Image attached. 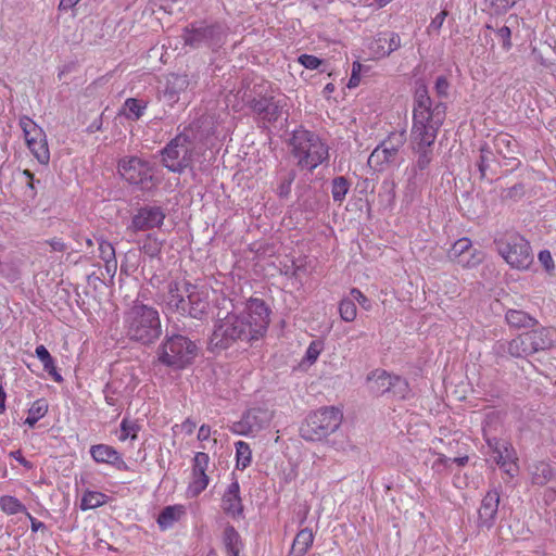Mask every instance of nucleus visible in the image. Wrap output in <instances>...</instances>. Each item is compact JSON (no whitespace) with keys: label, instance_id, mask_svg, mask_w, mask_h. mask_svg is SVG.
<instances>
[{"label":"nucleus","instance_id":"nucleus-6","mask_svg":"<svg viewBox=\"0 0 556 556\" xmlns=\"http://www.w3.org/2000/svg\"><path fill=\"white\" fill-rule=\"evenodd\" d=\"M498 254L516 270H528L534 256L530 242L517 232H507L494 241Z\"/></svg>","mask_w":556,"mask_h":556},{"label":"nucleus","instance_id":"nucleus-28","mask_svg":"<svg viewBox=\"0 0 556 556\" xmlns=\"http://www.w3.org/2000/svg\"><path fill=\"white\" fill-rule=\"evenodd\" d=\"M494 147L498 154L505 159H511L515 153L517 142L514 137L506 132L497 134L494 138Z\"/></svg>","mask_w":556,"mask_h":556},{"label":"nucleus","instance_id":"nucleus-34","mask_svg":"<svg viewBox=\"0 0 556 556\" xmlns=\"http://www.w3.org/2000/svg\"><path fill=\"white\" fill-rule=\"evenodd\" d=\"M48 409L49 404L46 399L42 397L34 401L28 409L25 424L30 428L35 427V425L47 415Z\"/></svg>","mask_w":556,"mask_h":556},{"label":"nucleus","instance_id":"nucleus-54","mask_svg":"<svg viewBox=\"0 0 556 556\" xmlns=\"http://www.w3.org/2000/svg\"><path fill=\"white\" fill-rule=\"evenodd\" d=\"M435 92L439 97L445 98L448 94L450 83L445 76H440L435 80Z\"/></svg>","mask_w":556,"mask_h":556},{"label":"nucleus","instance_id":"nucleus-40","mask_svg":"<svg viewBox=\"0 0 556 556\" xmlns=\"http://www.w3.org/2000/svg\"><path fill=\"white\" fill-rule=\"evenodd\" d=\"M146 106V104L141 103L137 99L129 98L124 103V114L129 119H139L142 116Z\"/></svg>","mask_w":556,"mask_h":556},{"label":"nucleus","instance_id":"nucleus-14","mask_svg":"<svg viewBox=\"0 0 556 556\" xmlns=\"http://www.w3.org/2000/svg\"><path fill=\"white\" fill-rule=\"evenodd\" d=\"M486 443L496 455L495 460L500 468L510 478H514L519 471V466L518 457L511 443L496 438L488 439Z\"/></svg>","mask_w":556,"mask_h":556},{"label":"nucleus","instance_id":"nucleus-63","mask_svg":"<svg viewBox=\"0 0 556 556\" xmlns=\"http://www.w3.org/2000/svg\"><path fill=\"white\" fill-rule=\"evenodd\" d=\"M48 243L53 251L63 252L66 249L65 243L59 238H53Z\"/></svg>","mask_w":556,"mask_h":556},{"label":"nucleus","instance_id":"nucleus-38","mask_svg":"<svg viewBox=\"0 0 556 556\" xmlns=\"http://www.w3.org/2000/svg\"><path fill=\"white\" fill-rule=\"evenodd\" d=\"M0 509L7 515H15L18 513L26 514V511H28L25 505L12 495H3L0 497Z\"/></svg>","mask_w":556,"mask_h":556},{"label":"nucleus","instance_id":"nucleus-36","mask_svg":"<svg viewBox=\"0 0 556 556\" xmlns=\"http://www.w3.org/2000/svg\"><path fill=\"white\" fill-rule=\"evenodd\" d=\"M236 447V466L239 469H245L252 463V450L250 444L244 441H238Z\"/></svg>","mask_w":556,"mask_h":556},{"label":"nucleus","instance_id":"nucleus-13","mask_svg":"<svg viewBox=\"0 0 556 556\" xmlns=\"http://www.w3.org/2000/svg\"><path fill=\"white\" fill-rule=\"evenodd\" d=\"M447 258L464 268H473L484 260V253L472 248L469 238L463 237L456 240L447 251Z\"/></svg>","mask_w":556,"mask_h":556},{"label":"nucleus","instance_id":"nucleus-23","mask_svg":"<svg viewBox=\"0 0 556 556\" xmlns=\"http://www.w3.org/2000/svg\"><path fill=\"white\" fill-rule=\"evenodd\" d=\"M531 342L534 354L541 351L549 350L556 342V329L552 327H541L530 330Z\"/></svg>","mask_w":556,"mask_h":556},{"label":"nucleus","instance_id":"nucleus-11","mask_svg":"<svg viewBox=\"0 0 556 556\" xmlns=\"http://www.w3.org/2000/svg\"><path fill=\"white\" fill-rule=\"evenodd\" d=\"M368 390L372 394L391 393L395 399L405 400L409 394L406 380L400 376H392L384 369H375L366 378Z\"/></svg>","mask_w":556,"mask_h":556},{"label":"nucleus","instance_id":"nucleus-21","mask_svg":"<svg viewBox=\"0 0 556 556\" xmlns=\"http://www.w3.org/2000/svg\"><path fill=\"white\" fill-rule=\"evenodd\" d=\"M412 150L416 154L417 159L413 170L415 175L418 170L422 172L429 167L432 162V147L434 141H420L415 140V138H410Z\"/></svg>","mask_w":556,"mask_h":556},{"label":"nucleus","instance_id":"nucleus-32","mask_svg":"<svg viewBox=\"0 0 556 556\" xmlns=\"http://www.w3.org/2000/svg\"><path fill=\"white\" fill-rule=\"evenodd\" d=\"M530 473L532 483L541 486L548 483L554 476L551 465L545 462L535 463L531 467Z\"/></svg>","mask_w":556,"mask_h":556},{"label":"nucleus","instance_id":"nucleus-43","mask_svg":"<svg viewBox=\"0 0 556 556\" xmlns=\"http://www.w3.org/2000/svg\"><path fill=\"white\" fill-rule=\"evenodd\" d=\"M325 349L324 341L321 340H314L309 343L305 355L303 357V363H307L308 365H313L317 362L319 355Z\"/></svg>","mask_w":556,"mask_h":556},{"label":"nucleus","instance_id":"nucleus-35","mask_svg":"<svg viewBox=\"0 0 556 556\" xmlns=\"http://www.w3.org/2000/svg\"><path fill=\"white\" fill-rule=\"evenodd\" d=\"M109 502V496L102 492L87 490L80 500V509L89 510L101 507Z\"/></svg>","mask_w":556,"mask_h":556},{"label":"nucleus","instance_id":"nucleus-44","mask_svg":"<svg viewBox=\"0 0 556 556\" xmlns=\"http://www.w3.org/2000/svg\"><path fill=\"white\" fill-rule=\"evenodd\" d=\"M281 109L282 105L279 102L274 101L273 98H270L261 119L267 123L276 122L281 115Z\"/></svg>","mask_w":556,"mask_h":556},{"label":"nucleus","instance_id":"nucleus-39","mask_svg":"<svg viewBox=\"0 0 556 556\" xmlns=\"http://www.w3.org/2000/svg\"><path fill=\"white\" fill-rule=\"evenodd\" d=\"M388 36L386 34H379L377 37L371 39L368 43L369 54L374 59H380L389 55L387 48Z\"/></svg>","mask_w":556,"mask_h":556},{"label":"nucleus","instance_id":"nucleus-60","mask_svg":"<svg viewBox=\"0 0 556 556\" xmlns=\"http://www.w3.org/2000/svg\"><path fill=\"white\" fill-rule=\"evenodd\" d=\"M10 456L13 457L15 460H17L25 468H27V469L33 468V464L23 456V454L20 450L11 452Z\"/></svg>","mask_w":556,"mask_h":556},{"label":"nucleus","instance_id":"nucleus-1","mask_svg":"<svg viewBox=\"0 0 556 556\" xmlns=\"http://www.w3.org/2000/svg\"><path fill=\"white\" fill-rule=\"evenodd\" d=\"M270 323V309L264 300L250 298L242 312L218 314L210 339L212 349L226 350L238 342L253 343L262 339Z\"/></svg>","mask_w":556,"mask_h":556},{"label":"nucleus","instance_id":"nucleus-5","mask_svg":"<svg viewBox=\"0 0 556 556\" xmlns=\"http://www.w3.org/2000/svg\"><path fill=\"white\" fill-rule=\"evenodd\" d=\"M293 154L301 167L315 169L328 156V147L314 132L306 129H296L292 137Z\"/></svg>","mask_w":556,"mask_h":556},{"label":"nucleus","instance_id":"nucleus-46","mask_svg":"<svg viewBox=\"0 0 556 556\" xmlns=\"http://www.w3.org/2000/svg\"><path fill=\"white\" fill-rule=\"evenodd\" d=\"M212 433H216V431H213L211 426L208 425H202L198 430L197 439L202 443V448H206L205 442L211 441ZM213 445L217 443V439H212Z\"/></svg>","mask_w":556,"mask_h":556},{"label":"nucleus","instance_id":"nucleus-3","mask_svg":"<svg viewBox=\"0 0 556 556\" xmlns=\"http://www.w3.org/2000/svg\"><path fill=\"white\" fill-rule=\"evenodd\" d=\"M123 331L130 341L152 344L162 334L159 311L141 302H134L124 312Z\"/></svg>","mask_w":556,"mask_h":556},{"label":"nucleus","instance_id":"nucleus-58","mask_svg":"<svg viewBox=\"0 0 556 556\" xmlns=\"http://www.w3.org/2000/svg\"><path fill=\"white\" fill-rule=\"evenodd\" d=\"M401 46V38L397 34L391 33L388 37L387 48L389 54L395 50H397Z\"/></svg>","mask_w":556,"mask_h":556},{"label":"nucleus","instance_id":"nucleus-25","mask_svg":"<svg viewBox=\"0 0 556 556\" xmlns=\"http://www.w3.org/2000/svg\"><path fill=\"white\" fill-rule=\"evenodd\" d=\"M186 515V508L181 504L169 505L162 509L157 517V525L162 530L172 528Z\"/></svg>","mask_w":556,"mask_h":556},{"label":"nucleus","instance_id":"nucleus-18","mask_svg":"<svg viewBox=\"0 0 556 556\" xmlns=\"http://www.w3.org/2000/svg\"><path fill=\"white\" fill-rule=\"evenodd\" d=\"M90 456L97 464L110 465L122 471H127L129 469L127 463L123 459L122 454L109 444L99 443L91 445Z\"/></svg>","mask_w":556,"mask_h":556},{"label":"nucleus","instance_id":"nucleus-8","mask_svg":"<svg viewBox=\"0 0 556 556\" xmlns=\"http://www.w3.org/2000/svg\"><path fill=\"white\" fill-rule=\"evenodd\" d=\"M342 418L343 415L339 408L323 407L306 417L300 427V435L305 441H320L340 427Z\"/></svg>","mask_w":556,"mask_h":556},{"label":"nucleus","instance_id":"nucleus-31","mask_svg":"<svg viewBox=\"0 0 556 556\" xmlns=\"http://www.w3.org/2000/svg\"><path fill=\"white\" fill-rule=\"evenodd\" d=\"M223 542L228 556H240L239 554L242 547V543L240 534L232 526H228L225 528Z\"/></svg>","mask_w":556,"mask_h":556},{"label":"nucleus","instance_id":"nucleus-61","mask_svg":"<svg viewBox=\"0 0 556 556\" xmlns=\"http://www.w3.org/2000/svg\"><path fill=\"white\" fill-rule=\"evenodd\" d=\"M25 515H26V517H27V518L29 519V521H30V528H31V531H33V532H37V531H39V530H43V529H46L45 523H43L42 521H39V520H37L36 518H34L29 511H26V514H25Z\"/></svg>","mask_w":556,"mask_h":556},{"label":"nucleus","instance_id":"nucleus-2","mask_svg":"<svg viewBox=\"0 0 556 556\" xmlns=\"http://www.w3.org/2000/svg\"><path fill=\"white\" fill-rule=\"evenodd\" d=\"M166 308L172 313L201 319L208 313V290L186 279L170 281L163 298Z\"/></svg>","mask_w":556,"mask_h":556},{"label":"nucleus","instance_id":"nucleus-59","mask_svg":"<svg viewBox=\"0 0 556 556\" xmlns=\"http://www.w3.org/2000/svg\"><path fill=\"white\" fill-rule=\"evenodd\" d=\"M180 428L186 435H191L197 429V422L191 418H187L181 422Z\"/></svg>","mask_w":556,"mask_h":556},{"label":"nucleus","instance_id":"nucleus-62","mask_svg":"<svg viewBox=\"0 0 556 556\" xmlns=\"http://www.w3.org/2000/svg\"><path fill=\"white\" fill-rule=\"evenodd\" d=\"M451 463V458L446 457L443 454H438L437 459L433 462L432 468L439 469L440 467H447Z\"/></svg>","mask_w":556,"mask_h":556},{"label":"nucleus","instance_id":"nucleus-53","mask_svg":"<svg viewBox=\"0 0 556 556\" xmlns=\"http://www.w3.org/2000/svg\"><path fill=\"white\" fill-rule=\"evenodd\" d=\"M269 100H270V98H266V97L260 98V99H253L250 102V108L261 118Z\"/></svg>","mask_w":556,"mask_h":556},{"label":"nucleus","instance_id":"nucleus-7","mask_svg":"<svg viewBox=\"0 0 556 556\" xmlns=\"http://www.w3.org/2000/svg\"><path fill=\"white\" fill-rule=\"evenodd\" d=\"M197 345L190 339L181 334L165 338L157 349V359L163 365L184 369L190 365L197 356Z\"/></svg>","mask_w":556,"mask_h":556},{"label":"nucleus","instance_id":"nucleus-45","mask_svg":"<svg viewBox=\"0 0 556 556\" xmlns=\"http://www.w3.org/2000/svg\"><path fill=\"white\" fill-rule=\"evenodd\" d=\"M43 369L51 376V378L60 383L63 381L61 374L56 369L55 361L52 356L41 362Z\"/></svg>","mask_w":556,"mask_h":556},{"label":"nucleus","instance_id":"nucleus-12","mask_svg":"<svg viewBox=\"0 0 556 556\" xmlns=\"http://www.w3.org/2000/svg\"><path fill=\"white\" fill-rule=\"evenodd\" d=\"M274 418V412L267 407H252L240 420L230 426V431L238 435H250L266 428Z\"/></svg>","mask_w":556,"mask_h":556},{"label":"nucleus","instance_id":"nucleus-51","mask_svg":"<svg viewBox=\"0 0 556 556\" xmlns=\"http://www.w3.org/2000/svg\"><path fill=\"white\" fill-rule=\"evenodd\" d=\"M516 0H491V8L495 14H503L511 7H514Z\"/></svg>","mask_w":556,"mask_h":556},{"label":"nucleus","instance_id":"nucleus-26","mask_svg":"<svg viewBox=\"0 0 556 556\" xmlns=\"http://www.w3.org/2000/svg\"><path fill=\"white\" fill-rule=\"evenodd\" d=\"M140 251L149 256L150 258L159 257L163 245L164 240H161L153 233H148L141 240L138 241Z\"/></svg>","mask_w":556,"mask_h":556},{"label":"nucleus","instance_id":"nucleus-24","mask_svg":"<svg viewBox=\"0 0 556 556\" xmlns=\"http://www.w3.org/2000/svg\"><path fill=\"white\" fill-rule=\"evenodd\" d=\"M315 535L309 528L300 530L291 545L288 556H305L313 546Z\"/></svg>","mask_w":556,"mask_h":556},{"label":"nucleus","instance_id":"nucleus-55","mask_svg":"<svg viewBox=\"0 0 556 556\" xmlns=\"http://www.w3.org/2000/svg\"><path fill=\"white\" fill-rule=\"evenodd\" d=\"M351 295L353 296L354 300L358 302V304L362 307H364L365 309H369L370 302L368 298L359 289L353 288L351 290Z\"/></svg>","mask_w":556,"mask_h":556},{"label":"nucleus","instance_id":"nucleus-15","mask_svg":"<svg viewBox=\"0 0 556 556\" xmlns=\"http://www.w3.org/2000/svg\"><path fill=\"white\" fill-rule=\"evenodd\" d=\"M118 173L132 185H141L152 179V168L147 161L137 156L125 157L118 163Z\"/></svg>","mask_w":556,"mask_h":556},{"label":"nucleus","instance_id":"nucleus-17","mask_svg":"<svg viewBox=\"0 0 556 556\" xmlns=\"http://www.w3.org/2000/svg\"><path fill=\"white\" fill-rule=\"evenodd\" d=\"M210 457L204 452L195 453L192 465V480L188 486V493L191 496H198L203 492L210 482L206 470L208 468Z\"/></svg>","mask_w":556,"mask_h":556},{"label":"nucleus","instance_id":"nucleus-29","mask_svg":"<svg viewBox=\"0 0 556 556\" xmlns=\"http://www.w3.org/2000/svg\"><path fill=\"white\" fill-rule=\"evenodd\" d=\"M505 319L509 326L515 328H527L538 324L535 318L519 309H508Z\"/></svg>","mask_w":556,"mask_h":556},{"label":"nucleus","instance_id":"nucleus-20","mask_svg":"<svg viewBox=\"0 0 556 556\" xmlns=\"http://www.w3.org/2000/svg\"><path fill=\"white\" fill-rule=\"evenodd\" d=\"M223 511L232 517L238 518L243 513V504L240 496V485L238 480H233L228 484L222 497Z\"/></svg>","mask_w":556,"mask_h":556},{"label":"nucleus","instance_id":"nucleus-27","mask_svg":"<svg viewBox=\"0 0 556 556\" xmlns=\"http://www.w3.org/2000/svg\"><path fill=\"white\" fill-rule=\"evenodd\" d=\"M18 125L23 131L25 143L38 140L40 137L47 136L45 130L26 115L20 117Z\"/></svg>","mask_w":556,"mask_h":556},{"label":"nucleus","instance_id":"nucleus-49","mask_svg":"<svg viewBox=\"0 0 556 556\" xmlns=\"http://www.w3.org/2000/svg\"><path fill=\"white\" fill-rule=\"evenodd\" d=\"M298 62L307 70H317L321 64V60L312 54H301Z\"/></svg>","mask_w":556,"mask_h":556},{"label":"nucleus","instance_id":"nucleus-9","mask_svg":"<svg viewBox=\"0 0 556 556\" xmlns=\"http://www.w3.org/2000/svg\"><path fill=\"white\" fill-rule=\"evenodd\" d=\"M163 165L173 173H181L193 161V142L186 132L178 134L161 151Z\"/></svg>","mask_w":556,"mask_h":556},{"label":"nucleus","instance_id":"nucleus-41","mask_svg":"<svg viewBox=\"0 0 556 556\" xmlns=\"http://www.w3.org/2000/svg\"><path fill=\"white\" fill-rule=\"evenodd\" d=\"M339 314L340 317L346 323L355 320L357 316V308L354 301L350 299L341 300L339 303Z\"/></svg>","mask_w":556,"mask_h":556},{"label":"nucleus","instance_id":"nucleus-4","mask_svg":"<svg viewBox=\"0 0 556 556\" xmlns=\"http://www.w3.org/2000/svg\"><path fill=\"white\" fill-rule=\"evenodd\" d=\"M446 115V105L438 103L432 106L426 87L417 89L413 110V127L410 138L420 141H435L439 129Z\"/></svg>","mask_w":556,"mask_h":556},{"label":"nucleus","instance_id":"nucleus-50","mask_svg":"<svg viewBox=\"0 0 556 556\" xmlns=\"http://www.w3.org/2000/svg\"><path fill=\"white\" fill-rule=\"evenodd\" d=\"M447 16V11L446 10H443L441 11L439 14H437L432 21L430 22L429 26H428V33L431 34V33H435V34H439L440 33V29L441 27L443 26L444 24V21Z\"/></svg>","mask_w":556,"mask_h":556},{"label":"nucleus","instance_id":"nucleus-47","mask_svg":"<svg viewBox=\"0 0 556 556\" xmlns=\"http://www.w3.org/2000/svg\"><path fill=\"white\" fill-rule=\"evenodd\" d=\"M496 36L502 40L503 49L509 51L513 47L510 28L508 26L497 28Z\"/></svg>","mask_w":556,"mask_h":556},{"label":"nucleus","instance_id":"nucleus-52","mask_svg":"<svg viewBox=\"0 0 556 556\" xmlns=\"http://www.w3.org/2000/svg\"><path fill=\"white\" fill-rule=\"evenodd\" d=\"M362 64L358 61L353 62L351 77L348 83L349 88H355L361 83Z\"/></svg>","mask_w":556,"mask_h":556},{"label":"nucleus","instance_id":"nucleus-56","mask_svg":"<svg viewBox=\"0 0 556 556\" xmlns=\"http://www.w3.org/2000/svg\"><path fill=\"white\" fill-rule=\"evenodd\" d=\"M480 152H481V155H480V161H479L478 167L481 173V176L483 177L485 175V170L488 168L489 154H491V152L489 151V149L486 147H482L480 149Z\"/></svg>","mask_w":556,"mask_h":556},{"label":"nucleus","instance_id":"nucleus-48","mask_svg":"<svg viewBox=\"0 0 556 556\" xmlns=\"http://www.w3.org/2000/svg\"><path fill=\"white\" fill-rule=\"evenodd\" d=\"M538 260L548 274H552L554 271L555 263H554V258L548 250L540 251L539 255H538Z\"/></svg>","mask_w":556,"mask_h":556},{"label":"nucleus","instance_id":"nucleus-57","mask_svg":"<svg viewBox=\"0 0 556 556\" xmlns=\"http://www.w3.org/2000/svg\"><path fill=\"white\" fill-rule=\"evenodd\" d=\"M170 77L172 79H169L168 83H172L175 86H177L178 90H169V88L167 87L168 92L177 93L179 90H184L187 87L188 81L186 76L172 75Z\"/></svg>","mask_w":556,"mask_h":556},{"label":"nucleus","instance_id":"nucleus-42","mask_svg":"<svg viewBox=\"0 0 556 556\" xmlns=\"http://www.w3.org/2000/svg\"><path fill=\"white\" fill-rule=\"evenodd\" d=\"M139 432V426L136 421H131L127 418H124L121 422V435L119 441L124 442L127 439L132 441L137 440Z\"/></svg>","mask_w":556,"mask_h":556},{"label":"nucleus","instance_id":"nucleus-16","mask_svg":"<svg viewBox=\"0 0 556 556\" xmlns=\"http://www.w3.org/2000/svg\"><path fill=\"white\" fill-rule=\"evenodd\" d=\"M166 218L164 210L160 206H143L131 218V228L135 231H144L160 228Z\"/></svg>","mask_w":556,"mask_h":556},{"label":"nucleus","instance_id":"nucleus-64","mask_svg":"<svg viewBox=\"0 0 556 556\" xmlns=\"http://www.w3.org/2000/svg\"><path fill=\"white\" fill-rule=\"evenodd\" d=\"M35 354L40 362H42V361L47 359L49 356H51V354L49 353V351L47 350V348L45 345H38L35 350Z\"/></svg>","mask_w":556,"mask_h":556},{"label":"nucleus","instance_id":"nucleus-33","mask_svg":"<svg viewBox=\"0 0 556 556\" xmlns=\"http://www.w3.org/2000/svg\"><path fill=\"white\" fill-rule=\"evenodd\" d=\"M28 150L34 157L42 165H47L50 161V150L47 136L40 137L38 140L26 143Z\"/></svg>","mask_w":556,"mask_h":556},{"label":"nucleus","instance_id":"nucleus-22","mask_svg":"<svg viewBox=\"0 0 556 556\" xmlns=\"http://www.w3.org/2000/svg\"><path fill=\"white\" fill-rule=\"evenodd\" d=\"M531 332L526 331L507 342V352L511 357L522 358L534 354Z\"/></svg>","mask_w":556,"mask_h":556},{"label":"nucleus","instance_id":"nucleus-10","mask_svg":"<svg viewBox=\"0 0 556 556\" xmlns=\"http://www.w3.org/2000/svg\"><path fill=\"white\" fill-rule=\"evenodd\" d=\"M406 142L405 130L391 131L370 153L368 165L376 172H384L394 165Z\"/></svg>","mask_w":556,"mask_h":556},{"label":"nucleus","instance_id":"nucleus-19","mask_svg":"<svg viewBox=\"0 0 556 556\" xmlns=\"http://www.w3.org/2000/svg\"><path fill=\"white\" fill-rule=\"evenodd\" d=\"M500 505V493L497 490L486 492L482 498L481 506L478 511V521L480 527L490 529L495 521Z\"/></svg>","mask_w":556,"mask_h":556},{"label":"nucleus","instance_id":"nucleus-30","mask_svg":"<svg viewBox=\"0 0 556 556\" xmlns=\"http://www.w3.org/2000/svg\"><path fill=\"white\" fill-rule=\"evenodd\" d=\"M99 256L104 262V267L108 274H115L117 268V261L115 257V250L111 242L101 240L99 242Z\"/></svg>","mask_w":556,"mask_h":556},{"label":"nucleus","instance_id":"nucleus-37","mask_svg":"<svg viewBox=\"0 0 556 556\" xmlns=\"http://www.w3.org/2000/svg\"><path fill=\"white\" fill-rule=\"evenodd\" d=\"M350 187H351V184L345 177H343V176L334 177L331 181V195H332L333 201L341 204L345 200V197L349 193Z\"/></svg>","mask_w":556,"mask_h":556}]
</instances>
